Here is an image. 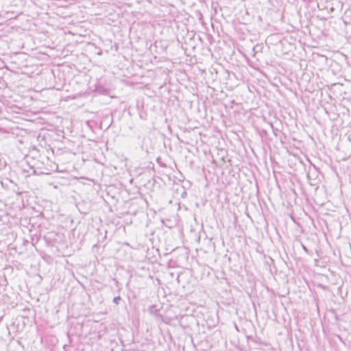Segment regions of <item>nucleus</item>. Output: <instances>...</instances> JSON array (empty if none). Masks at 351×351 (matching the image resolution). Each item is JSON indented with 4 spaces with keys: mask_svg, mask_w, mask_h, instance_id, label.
<instances>
[{
    "mask_svg": "<svg viewBox=\"0 0 351 351\" xmlns=\"http://www.w3.org/2000/svg\"><path fill=\"white\" fill-rule=\"evenodd\" d=\"M121 300V297L120 296H116L113 298V302L116 304H119L120 300Z\"/></svg>",
    "mask_w": 351,
    "mask_h": 351,
    "instance_id": "nucleus-1",
    "label": "nucleus"
},
{
    "mask_svg": "<svg viewBox=\"0 0 351 351\" xmlns=\"http://www.w3.org/2000/svg\"><path fill=\"white\" fill-rule=\"evenodd\" d=\"M302 248H303V250H304L306 252H307V253L308 252V250L307 247H306L305 245H302Z\"/></svg>",
    "mask_w": 351,
    "mask_h": 351,
    "instance_id": "nucleus-2",
    "label": "nucleus"
}]
</instances>
